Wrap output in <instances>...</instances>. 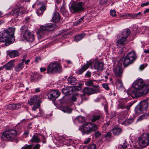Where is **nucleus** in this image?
Masks as SVG:
<instances>
[{"label":"nucleus","mask_w":149,"mask_h":149,"mask_svg":"<svg viewBox=\"0 0 149 149\" xmlns=\"http://www.w3.org/2000/svg\"><path fill=\"white\" fill-rule=\"evenodd\" d=\"M134 102L132 103H128V105L126 106V109H127L128 110L130 107L133 104Z\"/></svg>","instance_id":"56"},{"label":"nucleus","mask_w":149,"mask_h":149,"mask_svg":"<svg viewBox=\"0 0 149 149\" xmlns=\"http://www.w3.org/2000/svg\"><path fill=\"white\" fill-rule=\"evenodd\" d=\"M113 71L116 76L120 77L122 74L123 70L120 67H117L113 69Z\"/></svg>","instance_id":"22"},{"label":"nucleus","mask_w":149,"mask_h":149,"mask_svg":"<svg viewBox=\"0 0 149 149\" xmlns=\"http://www.w3.org/2000/svg\"><path fill=\"white\" fill-rule=\"evenodd\" d=\"M28 103L30 105H33L37 104H40V96L39 95H35L28 100Z\"/></svg>","instance_id":"14"},{"label":"nucleus","mask_w":149,"mask_h":149,"mask_svg":"<svg viewBox=\"0 0 149 149\" xmlns=\"http://www.w3.org/2000/svg\"><path fill=\"white\" fill-rule=\"evenodd\" d=\"M135 19H141L142 16V13L139 12L137 13H134Z\"/></svg>","instance_id":"44"},{"label":"nucleus","mask_w":149,"mask_h":149,"mask_svg":"<svg viewBox=\"0 0 149 149\" xmlns=\"http://www.w3.org/2000/svg\"><path fill=\"white\" fill-rule=\"evenodd\" d=\"M134 121V120L132 118H130L124 121L126 125H129L131 124Z\"/></svg>","instance_id":"43"},{"label":"nucleus","mask_w":149,"mask_h":149,"mask_svg":"<svg viewBox=\"0 0 149 149\" xmlns=\"http://www.w3.org/2000/svg\"><path fill=\"white\" fill-rule=\"evenodd\" d=\"M15 28H10L0 33V42H5L6 46H8L15 40L14 34Z\"/></svg>","instance_id":"1"},{"label":"nucleus","mask_w":149,"mask_h":149,"mask_svg":"<svg viewBox=\"0 0 149 149\" xmlns=\"http://www.w3.org/2000/svg\"><path fill=\"white\" fill-rule=\"evenodd\" d=\"M85 35L86 34L84 33L77 35L74 37V40L76 41H79L82 39Z\"/></svg>","instance_id":"31"},{"label":"nucleus","mask_w":149,"mask_h":149,"mask_svg":"<svg viewBox=\"0 0 149 149\" xmlns=\"http://www.w3.org/2000/svg\"><path fill=\"white\" fill-rule=\"evenodd\" d=\"M149 144V133L143 134L139 138L138 146L139 148H142L146 147Z\"/></svg>","instance_id":"5"},{"label":"nucleus","mask_w":149,"mask_h":149,"mask_svg":"<svg viewBox=\"0 0 149 149\" xmlns=\"http://www.w3.org/2000/svg\"><path fill=\"white\" fill-rule=\"evenodd\" d=\"M17 132L15 130L9 129L3 132L1 139L4 141H11L15 139L17 134Z\"/></svg>","instance_id":"3"},{"label":"nucleus","mask_w":149,"mask_h":149,"mask_svg":"<svg viewBox=\"0 0 149 149\" xmlns=\"http://www.w3.org/2000/svg\"><path fill=\"white\" fill-rule=\"evenodd\" d=\"M59 92L56 90H52L48 93V98L50 100H55L60 95Z\"/></svg>","instance_id":"15"},{"label":"nucleus","mask_w":149,"mask_h":149,"mask_svg":"<svg viewBox=\"0 0 149 149\" xmlns=\"http://www.w3.org/2000/svg\"><path fill=\"white\" fill-rule=\"evenodd\" d=\"M92 64V63L91 62H87L86 64L82 66L81 69L77 71V73L79 74H82L88 68L89 66H91Z\"/></svg>","instance_id":"16"},{"label":"nucleus","mask_w":149,"mask_h":149,"mask_svg":"<svg viewBox=\"0 0 149 149\" xmlns=\"http://www.w3.org/2000/svg\"><path fill=\"white\" fill-rule=\"evenodd\" d=\"M133 63L131 60L129 59L126 55L124 58L123 65L125 67Z\"/></svg>","instance_id":"24"},{"label":"nucleus","mask_w":149,"mask_h":149,"mask_svg":"<svg viewBox=\"0 0 149 149\" xmlns=\"http://www.w3.org/2000/svg\"><path fill=\"white\" fill-rule=\"evenodd\" d=\"M85 76L88 77H90L91 76V72L89 71H87L85 74Z\"/></svg>","instance_id":"60"},{"label":"nucleus","mask_w":149,"mask_h":149,"mask_svg":"<svg viewBox=\"0 0 149 149\" xmlns=\"http://www.w3.org/2000/svg\"><path fill=\"white\" fill-rule=\"evenodd\" d=\"M8 54L10 58H13L18 56L19 52L17 50H13L10 51Z\"/></svg>","instance_id":"29"},{"label":"nucleus","mask_w":149,"mask_h":149,"mask_svg":"<svg viewBox=\"0 0 149 149\" xmlns=\"http://www.w3.org/2000/svg\"><path fill=\"white\" fill-rule=\"evenodd\" d=\"M101 118V116L99 115H95L93 116L91 121L93 122H95L96 120H99Z\"/></svg>","instance_id":"36"},{"label":"nucleus","mask_w":149,"mask_h":149,"mask_svg":"<svg viewBox=\"0 0 149 149\" xmlns=\"http://www.w3.org/2000/svg\"><path fill=\"white\" fill-rule=\"evenodd\" d=\"M68 80L69 83L73 85H75L77 82L76 78L72 76L69 77Z\"/></svg>","instance_id":"28"},{"label":"nucleus","mask_w":149,"mask_h":149,"mask_svg":"<svg viewBox=\"0 0 149 149\" xmlns=\"http://www.w3.org/2000/svg\"><path fill=\"white\" fill-rule=\"evenodd\" d=\"M81 88L82 87L81 85L79 84L78 86H73L72 88V90L79 91L81 90Z\"/></svg>","instance_id":"41"},{"label":"nucleus","mask_w":149,"mask_h":149,"mask_svg":"<svg viewBox=\"0 0 149 149\" xmlns=\"http://www.w3.org/2000/svg\"><path fill=\"white\" fill-rule=\"evenodd\" d=\"M55 1L58 4L60 3L63 1V3L62 5V6L60 5V9L61 13L63 14V15H64L65 14V10L64 7V0H55Z\"/></svg>","instance_id":"27"},{"label":"nucleus","mask_w":149,"mask_h":149,"mask_svg":"<svg viewBox=\"0 0 149 149\" xmlns=\"http://www.w3.org/2000/svg\"><path fill=\"white\" fill-rule=\"evenodd\" d=\"M40 106V104H34V106L32 107V110L33 111H35L37 109H38Z\"/></svg>","instance_id":"47"},{"label":"nucleus","mask_w":149,"mask_h":149,"mask_svg":"<svg viewBox=\"0 0 149 149\" xmlns=\"http://www.w3.org/2000/svg\"><path fill=\"white\" fill-rule=\"evenodd\" d=\"M61 67L57 63H50L47 67V73L48 74L61 72Z\"/></svg>","instance_id":"8"},{"label":"nucleus","mask_w":149,"mask_h":149,"mask_svg":"<svg viewBox=\"0 0 149 149\" xmlns=\"http://www.w3.org/2000/svg\"><path fill=\"white\" fill-rule=\"evenodd\" d=\"M60 19V15L59 13L58 12H55L53 13L52 20L54 22L57 23L59 21Z\"/></svg>","instance_id":"25"},{"label":"nucleus","mask_w":149,"mask_h":149,"mask_svg":"<svg viewBox=\"0 0 149 149\" xmlns=\"http://www.w3.org/2000/svg\"><path fill=\"white\" fill-rule=\"evenodd\" d=\"M102 86L103 88H105L106 90H108L109 89L108 84H102Z\"/></svg>","instance_id":"51"},{"label":"nucleus","mask_w":149,"mask_h":149,"mask_svg":"<svg viewBox=\"0 0 149 149\" xmlns=\"http://www.w3.org/2000/svg\"><path fill=\"white\" fill-rule=\"evenodd\" d=\"M40 71L41 72H42L44 71H45L46 70V68H40Z\"/></svg>","instance_id":"63"},{"label":"nucleus","mask_w":149,"mask_h":149,"mask_svg":"<svg viewBox=\"0 0 149 149\" xmlns=\"http://www.w3.org/2000/svg\"><path fill=\"white\" fill-rule=\"evenodd\" d=\"M40 147V144H37L34 146L32 149H39Z\"/></svg>","instance_id":"54"},{"label":"nucleus","mask_w":149,"mask_h":149,"mask_svg":"<svg viewBox=\"0 0 149 149\" xmlns=\"http://www.w3.org/2000/svg\"><path fill=\"white\" fill-rule=\"evenodd\" d=\"M29 134V132L28 131H26L23 134V136H25V137H26V136L28 135Z\"/></svg>","instance_id":"62"},{"label":"nucleus","mask_w":149,"mask_h":149,"mask_svg":"<svg viewBox=\"0 0 149 149\" xmlns=\"http://www.w3.org/2000/svg\"><path fill=\"white\" fill-rule=\"evenodd\" d=\"M77 120L79 123H82L85 121V119L84 117L79 116L77 117Z\"/></svg>","instance_id":"37"},{"label":"nucleus","mask_w":149,"mask_h":149,"mask_svg":"<svg viewBox=\"0 0 149 149\" xmlns=\"http://www.w3.org/2000/svg\"><path fill=\"white\" fill-rule=\"evenodd\" d=\"M148 99H146L141 101L135 108V111L136 113L140 114L147 109L148 105Z\"/></svg>","instance_id":"9"},{"label":"nucleus","mask_w":149,"mask_h":149,"mask_svg":"<svg viewBox=\"0 0 149 149\" xmlns=\"http://www.w3.org/2000/svg\"><path fill=\"white\" fill-rule=\"evenodd\" d=\"M21 107V105L19 104H10L8 105V107L9 109H19Z\"/></svg>","instance_id":"32"},{"label":"nucleus","mask_w":149,"mask_h":149,"mask_svg":"<svg viewBox=\"0 0 149 149\" xmlns=\"http://www.w3.org/2000/svg\"><path fill=\"white\" fill-rule=\"evenodd\" d=\"M22 8L20 6H17L16 8L12 10L10 13L14 17L17 18L20 14L23 13L22 10Z\"/></svg>","instance_id":"13"},{"label":"nucleus","mask_w":149,"mask_h":149,"mask_svg":"<svg viewBox=\"0 0 149 149\" xmlns=\"http://www.w3.org/2000/svg\"><path fill=\"white\" fill-rule=\"evenodd\" d=\"M118 107L122 109H126V106L123 103H120L118 105Z\"/></svg>","instance_id":"46"},{"label":"nucleus","mask_w":149,"mask_h":149,"mask_svg":"<svg viewBox=\"0 0 149 149\" xmlns=\"http://www.w3.org/2000/svg\"><path fill=\"white\" fill-rule=\"evenodd\" d=\"M32 143H38L40 142V139L39 137V134L37 133H35L32 136V138L30 140Z\"/></svg>","instance_id":"21"},{"label":"nucleus","mask_w":149,"mask_h":149,"mask_svg":"<svg viewBox=\"0 0 149 149\" xmlns=\"http://www.w3.org/2000/svg\"><path fill=\"white\" fill-rule=\"evenodd\" d=\"M82 5L83 3L81 1L78 3L73 2L69 5V9L72 13L81 12L84 10Z\"/></svg>","instance_id":"6"},{"label":"nucleus","mask_w":149,"mask_h":149,"mask_svg":"<svg viewBox=\"0 0 149 149\" xmlns=\"http://www.w3.org/2000/svg\"><path fill=\"white\" fill-rule=\"evenodd\" d=\"M36 77V75L35 74L32 75L30 78V80L31 81L33 82L35 81V78Z\"/></svg>","instance_id":"53"},{"label":"nucleus","mask_w":149,"mask_h":149,"mask_svg":"<svg viewBox=\"0 0 149 149\" xmlns=\"http://www.w3.org/2000/svg\"><path fill=\"white\" fill-rule=\"evenodd\" d=\"M27 56V55L26 54H25L23 56V58L22 60V62H23V63H24V61L25 59L26 58Z\"/></svg>","instance_id":"61"},{"label":"nucleus","mask_w":149,"mask_h":149,"mask_svg":"<svg viewBox=\"0 0 149 149\" xmlns=\"http://www.w3.org/2000/svg\"><path fill=\"white\" fill-rule=\"evenodd\" d=\"M111 131L114 135L118 136L121 133L122 129L120 127H115L111 130Z\"/></svg>","instance_id":"23"},{"label":"nucleus","mask_w":149,"mask_h":149,"mask_svg":"<svg viewBox=\"0 0 149 149\" xmlns=\"http://www.w3.org/2000/svg\"><path fill=\"white\" fill-rule=\"evenodd\" d=\"M147 90L142 91L138 89L134 88L129 90L128 91V94L133 98L138 97L141 96L146 95V93Z\"/></svg>","instance_id":"10"},{"label":"nucleus","mask_w":149,"mask_h":149,"mask_svg":"<svg viewBox=\"0 0 149 149\" xmlns=\"http://www.w3.org/2000/svg\"><path fill=\"white\" fill-rule=\"evenodd\" d=\"M110 15L113 17L116 16V11L115 10H110Z\"/></svg>","instance_id":"48"},{"label":"nucleus","mask_w":149,"mask_h":149,"mask_svg":"<svg viewBox=\"0 0 149 149\" xmlns=\"http://www.w3.org/2000/svg\"><path fill=\"white\" fill-rule=\"evenodd\" d=\"M121 144L120 146H121L123 148H125L127 147V145L126 144V140L124 139H123L121 140L120 141Z\"/></svg>","instance_id":"35"},{"label":"nucleus","mask_w":149,"mask_h":149,"mask_svg":"<svg viewBox=\"0 0 149 149\" xmlns=\"http://www.w3.org/2000/svg\"><path fill=\"white\" fill-rule=\"evenodd\" d=\"M148 13H149V9H147L143 11L144 14H146Z\"/></svg>","instance_id":"64"},{"label":"nucleus","mask_w":149,"mask_h":149,"mask_svg":"<svg viewBox=\"0 0 149 149\" xmlns=\"http://www.w3.org/2000/svg\"><path fill=\"white\" fill-rule=\"evenodd\" d=\"M24 38L29 42H32L34 39V35L31 32H29L24 35Z\"/></svg>","instance_id":"17"},{"label":"nucleus","mask_w":149,"mask_h":149,"mask_svg":"<svg viewBox=\"0 0 149 149\" xmlns=\"http://www.w3.org/2000/svg\"><path fill=\"white\" fill-rule=\"evenodd\" d=\"M85 84L86 85L88 86H93V81L91 80H89L85 81Z\"/></svg>","instance_id":"39"},{"label":"nucleus","mask_w":149,"mask_h":149,"mask_svg":"<svg viewBox=\"0 0 149 149\" xmlns=\"http://www.w3.org/2000/svg\"><path fill=\"white\" fill-rule=\"evenodd\" d=\"M111 133L110 132H108L105 136V138H110L111 137Z\"/></svg>","instance_id":"55"},{"label":"nucleus","mask_w":149,"mask_h":149,"mask_svg":"<svg viewBox=\"0 0 149 149\" xmlns=\"http://www.w3.org/2000/svg\"><path fill=\"white\" fill-rule=\"evenodd\" d=\"M104 63L102 62L96 61L94 64V68L97 70H102L103 69Z\"/></svg>","instance_id":"19"},{"label":"nucleus","mask_w":149,"mask_h":149,"mask_svg":"<svg viewBox=\"0 0 149 149\" xmlns=\"http://www.w3.org/2000/svg\"><path fill=\"white\" fill-rule=\"evenodd\" d=\"M46 7L44 5H42L40 7L39 9L37 10L36 13L38 15L40 16L43 14L45 10Z\"/></svg>","instance_id":"30"},{"label":"nucleus","mask_w":149,"mask_h":149,"mask_svg":"<svg viewBox=\"0 0 149 149\" xmlns=\"http://www.w3.org/2000/svg\"><path fill=\"white\" fill-rule=\"evenodd\" d=\"M97 129V126L91 123H85L79 128V130L86 134L95 131Z\"/></svg>","instance_id":"4"},{"label":"nucleus","mask_w":149,"mask_h":149,"mask_svg":"<svg viewBox=\"0 0 149 149\" xmlns=\"http://www.w3.org/2000/svg\"><path fill=\"white\" fill-rule=\"evenodd\" d=\"M130 33V30L127 29L126 30L123 32L122 34L123 36L121 38L117 41V45L118 47H120L121 45H124L126 44V41L127 38Z\"/></svg>","instance_id":"11"},{"label":"nucleus","mask_w":149,"mask_h":149,"mask_svg":"<svg viewBox=\"0 0 149 149\" xmlns=\"http://www.w3.org/2000/svg\"><path fill=\"white\" fill-rule=\"evenodd\" d=\"M55 24L52 23L46 24L45 26H40L38 31V39L44 38L48 31H53L55 28Z\"/></svg>","instance_id":"2"},{"label":"nucleus","mask_w":149,"mask_h":149,"mask_svg":"<svg viewBox=\"0 0 149 149\" xmlns=\"http://www.w3.org/2000/svg\"><path fill=\"white\" fill-rule=\"evenodd\" d=\"M63 111L64 112L70 113L71 112V109L69 107L65 106L62 109Z\"/></svg>","instance_id":"38"},{"label":"nucleus","mask_w":149,"mask_h":149,"mask_svg":"<svg viewBox=\"0 0 149 149\" xmlns=\"http://www.w3.org/2000/svg\"><path fill=\"white\" fill-rule=\"evenodd\" d=\"M149 4V2H147L145 3H143L141 4V7H143L145 6H147Z\"/></svg>","instance_id":"58"},{"label":"nucleus","mask_w":149,"mask_h":149,"mask_svg":"<svg viewBox=\"0 0 149 149\" xmlns=\"http://www.w3.org/2000/svg\"><path fill=\"white\" fill-rule=\"evenodd\" d=\"M149 115V113H145L140 116L137 119V120L140 121L144 119L147 118Z\"/></svg>","instance_id":"34"},{"label":"nucleus","mask_w":149,"mask_h":149,"mask_svg":"<svg viewBox=\"0 0 149 149\" xmlns=\"http://www.w3.org/2000/svg\"><path fill=\"white\" fill-rule=\"evenodd\" d=\"M15 62V60H13L10 61L5 64L6 70H11L14 66V63Z\"/></svg>","instance_id":"20"},{"label":"nucleus","mask_w":149,"mask_h":149,"mask_svg":"<svg viewBox=\"0 0 149 149\" xmlns=\"http://www.w3.org/2000/svg\"><path fill=\"white\" fill-rule=\"evenodd\" d=\"M83 19V18L81 17V18L80 19H79L78 20L76 21L74 23V24L75 25H77L80 24L82 21Z\"/></svg>","instance_id":"49"},{"label":"nucleus","mask_w":149,"mask_h":149,"mask_svg":"<svg viewBox=\"0 0 149 149\" xmlns=\"http://www.w3.org/2000/svg\"><path fill=\"white\" fill-rule=\"evenodd\" d=\"M83 93L86 95H90L93 94L97 93L100 92V87L97 86H94L93 88L86 87L83 89Z\"/></svg>","instance_id":"12"},{"label":"nucleus","mask_w":149,"mask_h":149,"mask_svg":"<svg viewBox=\"0 0 149 149\" xmlns=\"http://www.w3.org/2000/svg\"><path fill=\"white\" fill-rule=\"evenodd\" d=\"M62 91L63 93L65 94H70L68 90L65 88H63L62 90Z\"/></svg>","instance_id":"52"},{"label":"nucleus","mask_w":149,"mask_h":149,"mask_svg":"<svg viewBox=\"0 0 149 149\" xmlns=\"http://www.w3.org/2000/svg\"><path fill=\"white\" fill-rule=\"evenodd\" d=\"M77 98L74 95H72V96L71 100L72 101L75 102L77 100Z\"/></svg>","instance_id":"57"},{"label":"nucleus","mask_w":149,"mask_h":149,"mask_svg":"<svg viewBox=\"0 0 149 149\" xmlns=\"http://www.w3.org/2000/svg\"><path fill=\"white\" fill-rule=\"evenodd\" d=\"M135 88L138 89L143 91L147 90L146 93V95L149 91V85L146 84L143 79H140L136 80L134 83V85Z\"/></svg>","instance_id":"7"},{"label":"nucleus","mask_w":149,"mask_h":149,"mask_svg":"<svg viewBox=\"0 0 149 149\" xmlns=\"http://www.w3.org/2000/svg\"><path fill=\"white\" fill-rule=\"evenodd\" d=\"M117 87L118 88H120L123 87V84L122 81L120 79H118L116 83Z\"/></svg>","instance_id":"40"},{"label":"nucleus","mask_w":149,"mask_h":149,"mask_svg":"<svg viewBox=\"0 0 149 149\" xmlns=\"http://www.w3.org/2000/svg\"><path fill=\"white\" fill-rule=\"evenodd\" d=\"M21 34V35H22L23 37L24 35L27 33L29 31H28V28L25 25H24L21 27L20 29Z\"/></svg>","instance_id":"26"},{"label":"nucleus","mask_w":149,"mask_h":149,"mask_svg":"<svg viewBox=\"0 0 149 149\" xmlns=\"http://www.w3.org/2000/svg\"><path fill=\"white\" fill-rule=\"evenodd\" d=\"M87 149H96V146L94 144H90L87 147Z\"/></svg>","instance_id":"45"},{"label":"nucleus","mask_w":149,"mask_h":149,"mask_svg":"<svg viewBox=\"0 0 149 149\" xmlns=\"http://www.w3.org/2000/svg\"><path fill=\"white\" fill-rule=\"evenodd\" d=\"M23 64L24 63L21 62L16 65L15 67V70L16 72H19L22 70L24 67Z\"/></svg>","instance_id":"33"},{"label":"nucleus","mask_w":149,"mask_h":149,"mask_svg":"<svg viewBox=\"0 0 149 149\" xmlns=\"http://www.w3.org/2000/svg\"><path fill=\"white\" fill-rule=\"evenodd\" d=\"M33 145H26L21 148V149H32Z\"/></svg>","instance_id":"42"},{"label":"nucleus","mask_w":149,"mask_h":149,"mask_svg":"<svg viewBox=\"0 0 149 149\" xmlns=\"http://www.w3.org/2000/svg\"><path fill=\"white\" fill-rule=\"evenodd\" d=\"M126 56L129 59L131 60L133 63L137 58L136 54L135 52L134 51L130 52H129L126 55Z\"/></svg>","instance_id":"18"},{"label":"nucleus","mask_w":149,"mask_h":149,"mask_svg":"<svg viewBox=\"0 0 149 149\" xmlns=\"http://www.w3.org/2000/svg\"><path fill=\"white\" fill-rule=\"evenodd\" d=\"M91 139V138H88L86 141H85L84 142V144H87L90 141Z\"/></svg>","instance_id":"59"},{"label":"nucleus","mask_w":149,"mask_h":149,"mask_svg":"<svg viewBox=\"0 0 149 149\" xmlns=\"http://www.w3.org/2000/svg\"><path fill=\"white\" fill-rule=\"evenodd\" d=\"M101 135V134L99 131H97L95 132V136L96 138L99 137Z\"/></svg>","instance_id":"50"}]
</instances>
